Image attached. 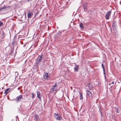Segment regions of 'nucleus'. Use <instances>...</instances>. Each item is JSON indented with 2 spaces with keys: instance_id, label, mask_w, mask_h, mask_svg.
Segmentation results:
<instances>
[{
  "instance_id": "nucleus-1",
  "label": "nucleus",
  "mask_w": 121,
  "mask_h": 121,
  "mask_svg": "<svg viewBox=\"0 0 121 121\" xmlns=\"http://www.w3.org/2000/svg\"><path fill=\"white\" fill-rule=\"evenodd\" d=\"M42 55L41 56H39L37 58L36 64L37 65H39L40 64V62L42 60Z\"/></svg>"
},
{
  "instance_id": "nucleus-2",
  "label": "nucleus",
  "mask_w": 121,
  "mask_h": 121,
  "mask_svg": "<svg viewBox=\"0 0 121 121\" xmlns=\"http://www.w3.org/2000/svg\"><path fill=\"white\" fill-rule=\"evenodd\" d=\"M54 117L55 119L57 120H60L62 119V117L58 113L54 114Z\"/></svg>"
},
{
  "instance_id": "nucleus-3",
  "label": "nucleus",
  "mask_w": 121,
  "mask_h": 121,
  "mask_svg": "<svg viewBox=\"0 0 121 121\" xmlns=\"http://www.w3.org/2000/svg\"><path fill=\"white\" fill-rule=\"evenodd\" d=\"M111 13L112 12L111 11H109L108 12L105 16V18L107 20L108 19L109 16L111 14Z\"/></svg>"
},
{
  "instance_id": "nucleus-4",
  "label": "nucleus",
  "mask_w": 121,
  "mask_h": 121,
  "mask_svg": "<svg viewBox=\"0 0 121 121\" xmlns=\"http://www.w3.org/2000/svg\"><path fill=\"white\" fill-rule=\"evenodd\" d=\"M87 95L89 97H91L92 96V94L91 92L88 91H86Z\"/></svg>"
},
{
  "instance_id": "nucleus-5",
  "label": "nucleus",
  "mask_w": 121,
  "mask_h": 121,
  "mask_svg": "<svg viewBox=\"0 0 121 121\" xmlns=\"http://www.w3.org/2000/svg\"><path fill=\"white\" fill-rule=\"evenodd\" d=\"M22 95H20L19 96L17 97L16 98H17V101L18 102L20 101L22 98Z\"/></svg>"
},
{
  "instance_id": "nucleus-6",
  "label": "nucleus",
  "mask_w": 121,
  "mask_h": 121,
  "mask_svg": "<svg viewBox=\"0 0 121 121\" xmlns=\"http://www.w3.org/2000/svg\"><path fill=\"white\" fill-rule=\"evenodd\" d=\"M116 22L114 21L113 22L112 24V28L114 30H115L116 28Z\"/></svg>"
},
{
  "instance_id": "nucleus-7",
  "label": "nucleus",
  "mask_w": 121,
  "mask_h": 121,
  "mask_svg": "<svg viewBox=\"0 0 121 121\" xmlns=\"http://www.w3.org/2000/svg\"><path fill=\"white\" fill-rule=\"evenodd\" d=\"M33 15V13L32 12H30L27 14V16L28 18H30L31 16Z\"/></svg>"
},
{
  "instance_id": "nucleus-8",
  "label": "nucleus",
  "mask_w": 121,
  "mask_h": 121,
  "mask_svg": "<svg viewBox=\"0 0 121 121\" xmlns=\"http://www.w3.org/2000/svg\"><path fill=\"white\" fill-rule=\"evenodd\" d=\"M79 69L78 66L76 64H75L74 68V71L75 72L78 71V69Z\"/></svg>"
},
{
  "instance_id": "nucleus-9",
  "label": "nucleus",
  "mask_w": 121,
  "mask_h": 121,
  "mask_svg": "<svg viewBox=\"0 0 121 121\" xmlns=\"http://www.w3.org/2000/svg\"><path fill=\"white\" fill-rule=\"evenodd\" d=\"M11 90V89L10 88H9L6 89L4 91V93L6 95Z\"/></svg>"
},
{
  "instance_id": "nucleus-10",
  "label": "nucleus",
  "mask_w": 121,
  "mask_h": 121,
  "mask_svg": "<svg viewBox=\"0 0 121 121\" xmlns=\"http://www.w3.org/2000/svg\"><path fill=\"white\" fill-rule=\"evenodd\" d=\"M35 120L36 121H39V119L38 115L35 114Z\"/></svg>"
},
{
  "instance_id": "nucleus-11",
  "label": "nucleus",
  "mask_w": 121,
  "mask_h": 121,
  "mask_svg": "<svg viewBox=\"0 0 121 121\" xmlns=\"http://www.w3.org/2000/svg\"><path fill=\"white\" fill-rule=\"evenodd\" d=\"M37 97H38L40 100H41V97L40 96V94L39 92H37Z\"/></svg>"
},
{
  "instance_id": "nucleus-12",
  "label": "nucleus",
  "mask_w": 121,
  "mask_h": 121,
  "mask_svg": "<svg viewBox=\"0 0 121 121\" xmlns=\"http://www.w3.org/2000/svg\"><path fill=\"white\" fill-rule=\"evenodd\" d=\"M6 7L0 8V11H6Z\"/></svg>"
},
{
  "instance_id": "nucleus-13",
  "label": "nucleus",
  "mask_w": 121,
  "mask_h": 121,
  "mask_svg": "<svg viewBox=\"0 0 121 121\" xmlns=\"http://www.w3.org/2000/svg\"><path fill=\"white\" fill-rule=\"evenodd\" d=\"M48 77V74L46 73L44 75V78L45 79H47Z\"/></svg>"
},
{
  "instance_id": "nucleus-14",
  "label": "nucleus",
  "mask_w": 121,
  "mask_h": 121,
  "mask_svg": "<svg viewBox=\"0 0 121 121\" xmlns=\"http://www.w3.org/2000/svg\"><path fill=\"white\" fill-rule=\"evenodd\" d=\"M83 6L85 11L86 12L87 11V8L85 4H84Z\"/></svg>"
},
{
  "instance_id": "nucleus-15",
  "label": "nucleus",
  "mask_w": 121,
  "mask_h": 121,
  "mask_svg": "<svg viewBox=\"0 0 121 121\" xmlns=\"http://www.w3.org/2000/svg\"><path fill=\"white\" fill-rule=\"evenodd\" d=\"M79 93H80V99L81 100H82L83 99L82 94L80 92H79Z\"/></svg>"
},
{
  "instance_id": "nucleus-16",
  "label": "nucleus",
  "mask_w": 121,
  "mask_h": 121,
  "mask_svg": "<svg viewBox=\"0 0 121 121\" xmlns=\"http://www.w3.org/2000/svg\"><path fill=\"white\" fill-rule=\"evenodd\" d=\"M79 26L82 29L83 28V26L82 23H80L79 24Z\"/></svg>"
},
{
  "instance_id": "nucleus-17",
  "label": "nucleus",
  "mask_w": 121,
  "mask_h": 121,
  "mask_svg": "<svg viewBox=\"0 0 121 121\" xmlns=\"http://www.w3.org/2000/svg\"><path fill=\"white\" fill-rule=\"evenodd\" d=\"M56 90V88H55L54 87H52V91H55Z\"/></svg>"
},
{
  "instance_id": "nucleus-18",
  "label": "nucleus",
  "mask_w": 121,
  "mask_h": 121,
  "mask_svg": "<svg viewBox=\"0 0 121 121\" xmlns=\"http://www.w3.org/2000/svg\"><path fill=\"white\" fill-rule=\"evenodd\" d=\"M115 110H116V113H118L119 112H118V111H119L118 109L117 108H116V107L115 108Z\"/></svg>"
},
{
  "instance_id": "nucleus-19",
  "label": "nucleus",
  "mask_w": 121,
  "mask_h": 121,
  "mask_svg": "<svg viewBox=\"0 0 121 121\" xmlns=\"http://www.w3.org/2000/svg\"><path fill=\"white\" fill-rule=\"evenodd\" d=\"M31 94L32 95V98H33L34 97V93H32Z\"/></svg>"
},
{
  "instance_id": "nucleus-20",
  "label": "nucleus",
  "mask_w": 121,
  "mask_h": 121,
  "mask_svg": "<svg viewBox=\"0 0 121 121\" xmlns=\"http://www.w3.org/2000/svg\"><path fill=\"white\" fill-rule=\"evenodd\" d=\"M15 74L16 76H17L18 75V73L17 72H16L15 73Z\"/></svg>"
},
{
  "instance_id": "nucleus-21",
  "label": "nucleus",
  "mask_w": 121,
  "mask_h": 121,
  "mask_svg": "<svg viewBox=\"0 0 121 121\" xmlns=\"http://www.w3.org/2000/svg\"><path fill=\"white\" fill-rule=\"evenodd\" d=\"M3 24V23L1 21H0V26H2Z\"/></svg>"
},
{
  "instance_id": "nucleus-22",
  "label": "nucleus",
  "mask_w": 121,
  "mask_h": 121,
  "mask_svg": "<svg viewBox=\"0 0 121 121\" xmlns=\"http://www.w3.org/2000/svg\"><path fill=\"white\" fill-rule=\"evenodd\" d=\"M102 66L103 69H105L104 68V65H103V64H102Z\"/></svg>"
},
{
  "instance_id": "nucleus-23",
  "label": "nucleus",
  "mask_w": 121,
  "mask_h": 121,
  "mask_svg": "<svg viewBox=\"0 0 121 121\" xmlns=\"http://www.w3.org/2000/svg\"><path fill=\"white\" fill-rule=\"evenodd\" d=\"M103 71H104V73L105 75V74H106V73H105V69H103Z\"/></svg>"
},
{
  "instance_id": "nucleus-24",
  "label": "nucleus",
  "mask_w": 121,
  "mask_h": 121,
  "mask_svg": "<svg viewBox=\"0 0 121 121\" xmlns=\"http://www.w3.org/2000/svg\"><path fill=\"white\" fill-rule=\"evenodd\" d=\"M104 77H105L104 78L105 80V82H106V81L107 80H106V77L105 75H104Z\"/></svg>"
},
{
  "instance_id": "nucleus-25",
  "label": "nucleus",
  "mask_w": 121,
  "mask_h": 121,
  "mask_svg": "<svg viewBox=\"0 0 121 121\" xmlns=\"http://www.w3.org/2000/svg\"><path fill=\"white\" fill-rule=\"evenodd\" d=\"M98 84L99 85H100L101 84V82H100L98 83Z\"/></svg>"
},
{
  "instance_id": "nucleus-26",
  "label": "nucleus",
  "mask_w": 121,
  "mask_h": 121,
  "mask_svg": "<svg viewBox=\"0 0 121 121\" xmlns=\"http://www.w3.org/2000/svg\"><path fill=\"white\" fill-rule=\"evenodd\" d=\"M52 87H54V88H56V86H55L54 85H53L52 86Z\"/></svg>"
},
{
  "instance_id": "nucleus-27",
  "label": "nucleus",
  "mask_w": 121,
  "mask_h": 121,
  "mask_svg": "<svg viewBox=\"0 0 121 121\" xmlns=\"http://www.w3.org/2000/svg\"><path fill=\"white\" fill-rule=\"evenodd\" d=\"M54 85L55 86H56L57 85H56V83Z\"/></svg>"
},
{
  "instance_id": "nucleus-28",
  "label": "nucleus",
  "mask_w": 121,
  "mask_h": 121,
  "mask_svg": "<svg viewBox=\"0 0 121 121\" xmlns=\"http://www.w3.org/2000/svg\"><path fill=\"white\" fill-rule=\"evenodd\" d=\"M114 83V82L113 81L112 82V84H113Z\"/></svg>"
},
{
  "instance_id": "nucleus-29",
  "label": "nucleus",
  "mask_w": 121,
  "mask_h": 121,
  "mask_svg": "<svg viewBox=\"0 0 121 121\" xmlns=\"http://www.w3.org/2000/svg\"><path fill=\"white\" fill-rule=\"evenodd\" d=\"M101 114H102V112H101Z\"/></svg>"
},
{
  "instance_id": "nucleus-30",
  "label": "nucleus",
  "mask_w": 121,
  "mask_h": 121,
  "mask_svg": "<svg viewBox=\"0 0 121 121\" xmlns=\"http://www.w3.org/2000/svg\"><path fill=\"white\" fill-rule=\"evenodd\" d=\"M30 0H28V1H29Z\"/></svg>"
}]
</instances>
